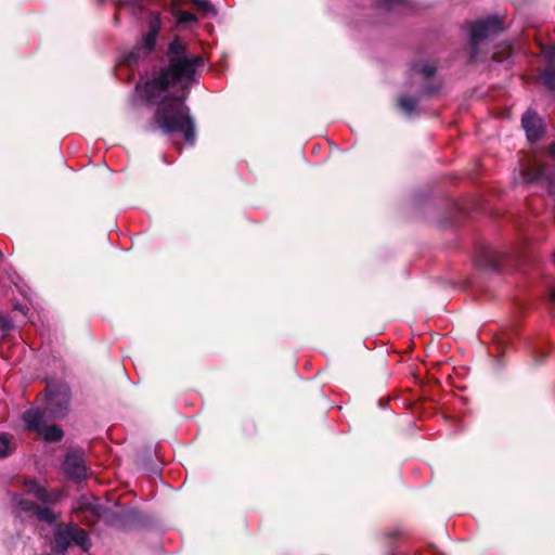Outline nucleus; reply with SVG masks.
Here are the masks:
<instances>
[{"instance_id":"16","label":"nucleus","mask_w":555,"mask_h":555,"mask_svg":"<svg viewBox=\"0 0 555 555\" xmlns=\"http://www.w3.org/2000/svg\"><path fill=\"white\" fill-rule=\"evenodd\" d=\"M399 107L406 115H412L417 107V101L414 98L402 96L399 99Z\"/></svg>"},{"instance_id":"26","label":"nucleus","mask_w":555,"mask_h":555,"mask_svg":"<svg viewBox=\"0 0 555 555\" xmlns=\"http://www.w3.org/2000/svg\"><path fill=\"white\" fill-rule=\"evenodd\" d=\"M551 298L553 301H555V291L552 292Z\"/></svg>"},{"instance_id":"24","label":"nucleus","mask_w":555,"mask_h":555,"mask_svg":"<svg viewBox=\"0 0 555 555\" xmlns=\"http://www.w3.org/2000/svg\"><path fill=\"white\" fill-rule=\"evenodd\" d=\"M117 5H118V8H122V7L126 5V3L120 1V2L117 3Z\"/></svg>"},{"instance_id":"4","label":"nucleus","mask_w":555,"mask_h":555,"mask_svg":"<svg viewBox=\"0 0 555 555\" xmlns=\"http://www.w3.org/2000/svg\"><path fill=\"white\" fill-rule=\"evenodd\" d=\"M502 29L501 21L496 17H488L468 24L467 33L472 46V59L477 57V48L486 39L496 35Z\"/></svg>"},{"instance_id":"15","label":"nucleus","mask_w":555,"mask_h":555,"mask_svg":"<svg viewBox=\"0 0 555 555\" xmlns=\"http://www.w3.org/2000/svg\"><path fill=\"white\" fill-rule=\"evenodd\" d=\"M499 261V256L490 248L482 250V259L478 260L479 266H485L492 269L498 268Z\"/></svg>"},{"instance_id":"1","label":"nucleus","mask_w":555,"mask_h":555,"mask_svg":"<svg viewBox=\"0 0 555 555\" xmlns=\"http://www.w3.org/2000/svg\"><path fill=\"white\" fill-rule=\"evenodd\" d=\"M169 66L137 91L151 104H157L155 124L166 134L181 133L188 144L195 142V125L184 100L195 81V73L204 60L189 59L181 40L175 39L168 49Z\"/></svg>"},{"instance_id":"21","label":"nucleus","mask_w":555,"mask_h":555,"mask_svg":"<svg viewBox=\"0 0 555 555\" xmlns=\"http://www.w3.org/2000/svg\"><path fill=\"white\" fill-rule=\"evenodd\" d=\"M192 1L196 7L201 8L204 11H208L210 9V4L207 0H192Z\"/></svg>"},{"instance_id":"11","label":"nucleus","mask_w":555,"mask_h":555,"mask_svg":"<svg viewBox=\"0 0 555 555\" xmlns=\"http://www.w3.org/2000/svg\"><path fill=\"white\" fill-rule=\"evenodd\" d=\"M27 487L28 492L34 494L42 503H54L59 501L61 496V493L56 491L49 492L34 480H30Z\"/></svg>"},{"instance_id":"22","label":"nucleus","mask_w":555,"mask_h":555,"mask_svg":"<svg viewBox=\"0 0 555 555\" xmlns=\"http://www.w3.org/2000/svg\"><path fill=\"white\" fill-rule=\"evenodd\" d=\"M0 326L1 328L3 330H9L11 324L10 322L8 321V319H5L4 317L0 315Z\"/></svg>"},{"instance_id":"7","label":"nucleus","mask_w":555,"mask_h":555,"mask_svg":"<svg viewBox=\"0 0 555 555\" xmlns=\"http://www.w3.org/2000/svg\"><path fill=\"white\" fill-rule=\"evenodd\" d=\"M63 470L73 480H81L87 477L88 468L80 451H72L65 455Z\"/></svg>"},{"instance_id":"20","label":"nucleus","mask_w":555,"mask_h":555,"mask_svg":"<svg viewBox=\"0 0 555 555\" xmlns=\"http://www.w3.org/2000/svg\"><path fill=\"white\" fill-rule=\"evenodd\" d=\"M379 7H390L397 3H403L405 0H376Z\"/></svg>"},{"instance_id":"23","label":"nucleus","mask_w":555,"mask_h":555,"mask_svg":"<svg viewBox=\"0 0 555 555\" xmlns=\"http://www.w3.org/2000/svg\"><path fill=\"white\" fill-rule=\"evenodd\" d=\"M547 53H550L551 57H555V47L551 48Z\"/></svg>"},{"instance_id":"2","label":"nucleus","mask_w":555,"mask_h":555,"mask_svg":"<svg viewBox=\"0 0 555 555\" xmlns=\"http://www.w3.org/2000/svg\"><path fill=\"white\" fill-rule=\"evenodd\" d=\"M72 545H77L80 550L87 552L92 546V543L87 531L76 524L70 522L65 526H59L54 532V550L56 552H65Z\"/></svg>"},{"instance_id":"12","label":"nucleus","mask_w":555,"mask_h":555,"mask_svg":"<svg viewBox=\"0 0 555 555\" xmlns=\"http://www.w3.org/2000/svg\"><path fill=\"white\" fill-rule=\"evenodd\" d=\"M74 509L78 512L90 511L93 514H98V505L93 496H81L74 505Z\"/></svg>"},{"instance_id":"17","label":"nucleus","mask_w":555,"mask_h":555,"mask_svg":"<svg viewBox=\"0 0 555 555\" xmlns=\"http://www.w3.org/2000/svg\"><path fill=\"white\" fill-rule=\"evenodd\" d=\"M13 451V444L5 434L0 433V457L8 456Z\"/></svg>"},{"instance_id":"25","label":"nucleus","mask_w":555,"mask_h":555,"mask_svg":"<svg viewBox=\"0 0 555 555\" xmlns=\"http://www.w3.org/2000/svg\"><path fill=\"white\" fill-rule=\"evenodd\" d=\"M492 59H494V60H495V61H498V62H501V61H502L501 59L496 57V55H495V54H493V55H492Z\"/></svg>"},{"instance_id":"27","label":"nucleus","mask_w":555,"mask_h":555,"mask_svg":"<svg viewBox=\"0 0 555 555\" xmlns=\"http://www.w3.org/2000/svg\"><path fill=\"white\" fill-rule=\"evenodd\" d=\"M131 4H132V5H139V4H138V0H131Z\"/></svg>"},{"instance_id":"28","label":"nucleus","mask_w":555,"mask_h":555,"mask_svg":"<svg viewBox=\"0 0 555 555\" xmlns=\"http://www.w3.org/2000/svg\"><path fill=\"white\" fill-rule=\"evenodd\" d=\"M426 92H427V93H431V92H433V90H430V89H426Z\"/></svg>"},{"instance_id":"18","label":"nucleus","mask_w":555,"mask_h":555,"mask_svg":"<svg viewBox=\"0 0 555 555\" xmlns=\"http://www.w3.org/2000/svg\"><path fill=\"white\" fill-rule=\"evenodd\" d=\"M541 79L548 89L555 90V69H544Z\"/></svg>"},{"instance_id":"19","label":"nucleus","mask_w":555,"mask_h":555,"mask_svg":"<svg viewBox=\"0 0 555 555\" xmlns=\"http://www.w3.org/2000/svg\"><path fill=\"white\" fill-rule=\"evenodd\" d=\"M178 20L180 23H190L195 21V16L190 12L181 11L179 12Z\"/></svg>"},{"instance_id":"6","label":"nucleus","mask_w":555,"mask_h":555,"mask_svg":"<svg viewBox=\"0 0 555 555\" xmlns=\"http://www.w3.org/2000/svg\"><path fill=\"white\" fill-rule=\"evenodd\" d=\"M162 26L160 16L157 12H152L149 21V30L143 36L142 46L137 47L129 55V59H137L141 56V51L144 50V54H149L153 51L157 36Z\"/></svg>"},{"instance_id":"13","label":"nucleus","mask_w":555,"mask_h":555,"mask_svg":"<svg viewBox=\"0 0 555 555\" xmlns=\"http://www.w3.org/2000/svg\"><path fill=\"white\" fill-rule=\"evenodd\" d=\"M47 441H60L63 438L62 429L56 425L44 426L42 430L38 433Z\"/></svg>"},{"instance_id":"10","label":"nucleus","mask_w":555,"mask_h":555,"mask_svg":"<svg viewBox=\"0 0 555 555\" xmlns=\"http://www.w3.org/2000/svg\"><path fill=\"white\" fill-rule=\"evenodd\" d=\"M17 503H18V505H20L22 511H24V512H31L33 514H35L37 516V518L39 520L47 521L49 524H53L57 519V516L49 507L41 508L37 504H35L34 502H30V501L25 500V499H20Z\"/></svg>"},{"instance_id":"8","label":"nucleus","mask_w":555,"mask_h":555,"mask_svg":"<svg viewBox=\"0 0 555 555\" xmlns=\"http://www.w3.org/2000/svg\"><path fill=\"white\" fill-rule=\"evenodd\" d=\"M521 122L526 131L527 138L530 141H535L542 135V119L538 116L537 113L531 111L526 112L522 116Z\"/></svg>"},{"instance_id":"14","label":"nucleus","mask_w":555,"mask_h":555,"mask_svg":"<svg viewBox=\"0 0 555 555\" xmlns=\"http://www.w3.org/2000/svg\"><path fill=\"white\" fill-rule=\"evenodd\" d=\"M411 73L412 75H421L424 79H427L436 73V66L431 63H414L411 66Z\"/></svg>"},{"instance_id":"29","label":"nucleus","mask_w":555,"mask_h":555,"mask_svg":"<svg viewBox=\"0 0 555 555\" xmlns=\"http://www.w3.org/2000/svg\"><path fill=\"white\" fill-rule=\"evenodd\" d=\"M553 257H554V262H555V251H554V256Z\"/></svg>"},{"instance_id":"9","label":"nucleus","mask_w":555,"mask_h":555,"mask_svg":"<svg viewBox=\"0 0 555 555\" xmlns=\"http://www.w3.org/2000/svg\"><path fill=\"white\" fill-rule=\"evenodd\" d=\"M47 413L40 409H29L23 414V421L28 430L39 433L47 425Z\"/></svg>"},{"instance_id":"5","label":"nucleus","mask_w":555,"mask_h":555,"mask_svg":"<svg viewBox=\"0 0 555 555\" xmlns=\"http://www.w3.org/2000/svg\"><path fill=\"white\" fill-rule=\"evenodd\" d=\"M548 153L555 162V144L548 147ZM521 177L525 183H539L551 186L555 183V173H548L543 163L539 160L528 162L521 165Z\"/></svg>"},{"instance_id":"3","label":"nucleus","mask_w":555,"mask_h":555,"mask_svg":"<svg viewBox=\"0 0 555 555\" xmlns=\"http://www.w3.org/2000/svg\"><path fill=\"white\" fill-rule=\"evenodd\" d=\"M69 388L62 382H50L46 388L47 411L54 418L63 417L69 405Z\"/></svg>"}]
</instances>
